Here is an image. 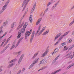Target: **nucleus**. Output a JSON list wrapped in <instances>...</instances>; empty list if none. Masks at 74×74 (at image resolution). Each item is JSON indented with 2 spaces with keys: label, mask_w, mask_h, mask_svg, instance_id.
<instances>
[{
  "label": "nucleus",
  "mask_w": 74,
  "mask_h": 74,
  "mask_svg": "<svg viewBox=\"0 0 74 74\" xmlns=\"http://www.w3.org/2000/svg\"><path fill=\"white\" fill-rule=\"evenodd\" d=\"M27 11H28V8H27L26 10V11L25 13V14H27Z\"/></svg>",
  "instance_id": "79ce46f5"
},
{
  "label": "nucleus",
  "mask_w": 74,
  "mask_h": 74,
  "mask_svg": "<svg viewBox=\"0 0 74 74\" xmlns=\"http://www.w3.org/2000/svg\"><path fill=\"white\" fill-rule=\"evenodd\" d=\"M29 31H27L25 34V40H27V37H28V34H29Z\"/></svg>",
  "instance_id": "f3484780"
},
{
  "label": "nucleus",
  "mask_w": 74,
  "mask_h": 74,
  "mask_svg": "<svg viewBox=\"0 0 74 74\" xmlns=\"http://www.w3.org/2000/svg\"><path fill=\"white\" fill-rule=\"evenodd\" d=\"M21 53V51H19V52H17V53H18V55H20V53Z\"/></svg>",
  "instance_id": "c03bdc74"
},
{
  "label": "nucleus",
  "mask_w": 74,
  "mask_h": 74,
  "mask_svg": "<svg viewBox=\"0 0 74 74\" xmlns=\"http://www.w3.org/2000/svg\"><path fill=\"white\" fill-rule=\"evenodd\" d=\"M59 42L57 41V42L54 44V45H57V44H58Z\"/></svg>",
  "instance_id": "de8ad7c7"
},
{
  "label": "nucleus",
  "mask_w": 74,
  "mask_h": 74,
  "mask_svg": "<svg viewBox=\"0 0 74 74\" xmlns=\"http://www.w3.org/2000/svg\"><path fill=\"white\" fill-rule=\"evenodd\" d=\"M6 41V39H4L3 41V42H5V41Z\"/></svg>",
  "instance_id": "69168bd1"
},
{
  "label": "nucleus",
  "mask_w": 74,
  "mask_h": 74,
  "mask_svg": "<svg viewBox=\"0 0 74 74\" xmlns=\"http://www.w3.org/2000/svg\"><path fill=\"white\" fill-rule=\"evenodd\" d=\"M33 67L31 65L29 66L28 68V69H30Z\"/></svg>",
  "instance_id": "09e8293b"
},
{
  "label": "nucleus",
  "mask_w": 74,
  "mask_h": 74,
  "mask_svg": "<svg viewBox=\"0 0 74 74\" xmlns=\"http://www.w3.org/2000/svg\"><path fill=\"white\" fill-rule=\"evenodd\" d=\"M48 34V33L45 32L42 35L43 36H44L45 35H46V34Z\"/></svg>",
  "instance_id": "a18cd8bd"
},
{
  "label": "nucleus",
  "mask_w": 74,
  "mask_h": 74,
  "mask_svg": "<svg viewBox=\"0 0 74 74\" xmlns=\"http://www.w3.org/2000/svg\"><path fill=\"white\" fill-rule=\"evenodd\" d=\"M10 38H9L7 40V42H8V41H10Z\"/></svg>",
  "instance_id": "5fc2aeb1"
},
{
  "label": "nucleus",
  "mask_w": 74,
  "mask_h": 74,
  "mask_svg": "<svg viewBox=\"0 0 74 74\" xmlns=\"http://www.w3.org/2000/svg\"><path fill=\"white\" fill-rule=\"evenodd\" d=\"M64 49H63V51H66V50H67L68 49V48L66 47V46H64Z\"/></svg>",
  "instance_id": "473e14b6"
},
{
  "label": "nucleus",
  "mask_w": 74,
  "mask_h": 74,
  "mask_svg": "<svg viewBox=\"0 0 74 74\" xmlns=\"http://www.w3.org/2000/svg\"><path fill=\"white\" fill-rule=\"evenodd\" d=\"M60 0H59L58 2H57V3H56L53 5V6L52 8L51 9L52 10H54L55 8H56V7L57 6V5H58L59 4V1H60Z\"/></svg>",
  "instance_id": "0eeeda50"
},
{
  "label": "nucleus",
  "mask_w": 74,
  "mask_h": 74,
  "mask_svg": "<svg viewBox=\"0 0 74 74\" xmlns=\"http://www.w3.org/2000/svg\"><path fill=\"white\" fill-rule=\"evenodd\" d=\"M32 29H31L30 30V31H29V32H30V33H32Z\"/></svg>",
  "instance_id": "0e129e2a"
},
{
  "label": "nucleus",
  "mask_w": 74,
  "mask_h": 74,
  "mask_svg": "<svg viewBox=\"0 0 74 74\" xmlns=\"http://www.w3.org/2000/svg\"><path fill=\"white\" fill-rule=\"evenodd\" d=\"M3 26H2L0 27V34H1V33H3V31L2 30V29H3Z\"/></svg>",
  "instance_id": "b1692460"
},
{
  "label": "nucleus",
  "mask_w": 74,
  "mask_h": 74,
  "mask_svg": "<svg viewBox=\"0 0 74 74\" xmlns=\"http://www.w3.org/2000/svg\"><path fill=\"white\" fill-rule=\"evenodd\" d=\"M25 70V68H24L23 69L22 71H21V73H23Z\"/></svg>",
  "instance_id": "ea45409f"
},
{
  "label": "nucleus",
  "mask_w": 74,
  "mask_h": 74,
  "mask_svg": "<svg viewBox=\"0 0 74 74\" xmlns=\"http://www.w3.org/2000/svg\"><path fill=\"white\" fill-rule=\"evenodd\" d=\"M72 34V35H74V31L73 32Z\"/></svg>",
  "instance_id": "774afa93"
},
{
  "label": "nucleus",
  "mask_w": 74,
  "mask_h": 74,
  "mask_svg": "<svg viewBox=\"0 0 74 74\" xmlns=\"http://www.w3.org/2000/svg\"><path fill=\"white\" fill-rule=\"evenodd\" d=\"M20 43H18V42H17V44H16V47H15V48H16L17 47H18V45H19V44H20Z\"/></svg>",
  "instance_id": "37998d69"
},
{
  "label": "nucleus",
  "mask_w": 74,
  "mask_h": 74,
  "mask_svg": "<svg viewBox=\"0 0 74 74\" xmlns=\"http://www.w3.org/2000/svg\"><path fill=\"white\" fill-rule=\"evenodd\" d=\"M31 32H29L28 35V36H30V34H31Z\"/></svg>",
  "instance_id": "e2e57ef3"
},
{
  "label": "nucleus",
  "mask_w": 74,
  "mask_h": 74,
  "mask_svg": "<svg viewBox=\"0 0 74 74\" xmlns=\"http://www.w3.org/2000/svg\"><path fill=\"white\" fill-rule=\"evenodd\" d=\"M24 55H25V54H23L20 57L18 60V64H20V63L21 62L22 60V59H23V57H24Z\"/></svg>",
  "instance_id": "423d86ee"
},
{
  "label": "nucleus",
  "mask_w": 74,
  "mask_h": 74,
  "mask_svg": "<svg viewBox=\"0 0 74 74\" xmlns=\"http://www.w3.org/2000/svg\"><path fill=\"white\" fill-rule=\"evenodd\" d=\"M36 64L35 63H34V62H33L32 63V64L31 65L32 67H33L34 66V65Z\"/></svg>",
  "instance_id": "a19ab883"
},
{
  "label": "nucleus",
  "mask_w": 74,
  "mask_h": 74,
  "mask_svg": "<svg viewBox=\"0 0 74 74\" xmlns=\"http://www.w3.org/2000/svg\"><path fill=\"white\" fill-rule=\"evenodd\" d=\"M3 44H1V45H0V48H1V46H3Z\"/></svg>",
  "instance_id": "338daca9"
},
{
  "label": "nucleus",
  "mask_w": 74,
  "mask_h": 74,
  "mask_svg": "<svg viewBox=\"0 0 74 74\" xmlns=\"http://www.w3.org/2000/svg\"><path fill=\"white\" fill-rule=\"evenodd\" d=\"M29 21L31 23L33 21V16L32 15H31L29 16Z\"/></svg>",
  "instance_id": "412c9836"
},
{
  "label": "nucleus",
  "mask_w": 74,
  "mask_h": 74,
  "mask_svg": "<svg viewBox=\"0 0 74 74\" xmlns=\"http://www.w3.org/2000/svg\"><path fill=\"white\" fill-rule=\"evenodd\" d=\"M42 20V18H40L39 19L38 21H37L36 25H38L39 23H40L41 20Z\"/></svg>",
  "instance_id": "a211bd4d"
},
{
  "label": "nucleus",
  "mask_w": 74,
  "mask_h": 74,
  "mask_svg": "<svg viewBox=\"0 0 74 74\" xmlns=\"http://www.w3.org/2000/svg\"><path fill=\"white\" fill-rule=\"evenodd\" d=\"M61 34H62V33H60L57 34L54 40V41H56V40H57V39L58 38V37H59V36H60V35H61Z\"/></svg>",
  "instance_id": "f8f14e48"
},
{
  "label": "nucleus",
  "mask_w": 74,
  "mask_h": 74,
  "mask_svg": "<svg viewBox=\"0 0 74 74\" xmlns=\"http://www.w3.org/2000/svg\"><path fill=\"white\" fill-rule=\"evenodd\" d=\"M12 62H14L13 60H11V61H10L9 62V63H12Z\"/></svg>",
  "instance_id": "603ef678"
},
{
  "label": "nucleus",
  "mask_w": 74,
  "mask_h": 74,
  "mask_svg": "<svg viewBox=\"0 0 74 74\" xmlns=\"http://www.w3.org/2000/svg\"><path fill=\"white\" fill-rule=\"evenodd\" d=\"M72 41V40L70 39L69 41L68 42H69V43H71V42Z\"/></svg>",
  "instance_id": "6e6d98bb"
},
{
  "label": "nucleus",
  "mask_w": 74,
  "mask_h": 74,
  "mask_svg": "<svg viewBox=\"0 0 74 74\" xmlns=\"http://www.w3.org/2000/svg\"><path fill=\"white\" fill-rule=\"evenodd\" d=\"M41 24H40L39 25V26L38 28V31H37V32H36V33L35 34V37H36V36H37V34H38V32H40V29H41Z\"/></svg>",
  "instance_id": "9b49d317"
},
{
  "label": "nucleus",
  "mask_w": 74,
  "mask_h": 74,
  "mask_svg": "<svg viewBox=\"0 0 74 74\" xmlns=\"http://www.w3.org/2000/svg\"><path fill=\"white\" fill-rule=\"evenodd\" d=\"M45 60L43 59L40 62L39 64H38L39 66H40V64H45Z\"/></svg>",
  "instance_id": "2eb2a0df"
},
{
  "label": "nucleus",
  "mask_w": 74,
  "mask_h": 74,
  "mask_svg": "<svg viewBox=\"0 0 74 74\" xmlns=\"http://www.w3.org/2000/svg\"><path fill=\"white\" fill-rule=\"evenodd\" d=\"M71 53H72V51L69 52L67 54H66V57L67 56H69V55H70L71 54Z\"/></svg>",
  "instance_id": "7c9ffc66"
},
{
  "label": "nucleus",
  "mask_w": 74,
  "mask_h": 74,
  "mask_svg": "<svg viewBox=\"0 0 74 74\" xmlns=\"http://www.w3.org/2000/svg\"><path fill=\"white\" fill-rule=\"evenodd\" d=\"M7 34V32H6L4 33V34L2 36H1L0 35V40H1V38H2L3 37L5 36V35H6Z\"/></svg>",
  "instance_id": "4be33fe9"
},
{
  "label": "nucleus",
  "mask_w": 74,
  "mask_h": 74,
  "mask_svg": "<svg viewBox=\"0 0 74 74\" xmlns=\"http://www.w3.org/2000/svg\"><path fill=\"white\" fill-rule=\"evenodd\" d=\"M53 3V2L51 1L50 2H49L47 5V7H49L51 4H52Z\"/></svg>",
  "instance_id": "393cba45"
},
{
  "label": "nucleus",
  "mask_w": 74,
  "mask_h": 74,
  "mask_svg": "<svg viewBox=\"0 0 74 74\" xmlns=\"http://www.w3.org/2000/svg\"><path fill=\"white\" fill-rule=\"evenodd\" d=\"M25 28H22L21 30V32H19L18 34V36L17 37V39H18V38H21V34L22 33H24L25 32Z\"/></svg>",
  "instance_id": "f257e3e1"
},
{
  "label": "nucleus",
  "mask_w": 74,
  "mask_h": 74,
  "mask_svg": "<svg viewBox=\"0 0 74 74\" xmlns=\"http://www.w3.org/2000/svg\"><path fill=\"white\" fill-rule=\"evenodd\" d=\"M34 34H35V31H33V32L32 33V35H31L30 40V43L31 44L32 41H33V39L34 37Z\"/></svg>",
  "instance_id": "20e7f679"
},
{
  "label": "nucleus",
  "mask_w": 74,
  "mask_h": 74,
  "mask_svg": "<svg viewBox=\"0 0 74 74\" xmlns=\"http://www.w3.org/2000/svg\"><path fill=\"white\" fill-rule=\"evenodd\" d=\"M70 32V31H69L68 32H66L60 38L58 39V41L59 42H60V40H62V38H63L65 36H66V35H67Z\"/></svg>",
  "instance_id": "7ed1b4c3"
},
{
  "label": "nucleus",
  "mask_w": 74,
  "mask_h": 74,
  "mask_svg": "<svg viewBox=\"0 0 74 74\" xmlns=\"http://www.w3.org/2000/svg\"><path fill=\"white\" fill-rule=\"evenodd\" d=\"M15 62L9 64V65L8 66V69H9V68L11 67H12V66H13L14 65H15Z\"/></svg>",
  "instance_id": "dca6fc26"
},
{
  "label": "nucleus",
  "mask_w": 74,
  "mask_h": 74,
  "mask_svg": "<svg viewBox=\"0 0 74 74\" xmlns=\"http://www.w3.org/2000/svg\"><path fill=\"white\" fill-rule=\"evenodd\" d=\"M56 61V60L55 59V60H53V63H55V62Z\"/></svg>",
  "instance_id": "13d9d810"
},
{
  "label": "nucleus",
  "mask_w": 74,
  "mask_h": 74,
  "mask_svg": "<svg viewBox=\"0 0 74 74\" xmlns=\"http://www.w3.org/2000/svg\"><path fill=\"white\" fill-rule=\"evenodd\" d=\"M24 5H25L24 7V8L23 10V11L25 10V8H26V5H27V4H24Z\"/></svg>",
  "instance_id": "58836bf2"
},
{
  "label": "nucleus",
  "mask_w": 74,
  "mask_h": 74,
  "mask_svg": "<svg viewBox=\"0 0 74 74\" xmlns=\"http://www.w3.org/2000/svg\"><path fill=\"white\" fill-rule=\"evenodd\" d=\"M10 44H8L6 47H5L2 50V51H1V53H4V52H5V51L9 47V46H10Z\"/></svg>",
  "instance_id": "6e6552de"
},
{
  "label": "nucleus",
  "mask_w": 74,
  "mask_h": 74,
  "mask_svg": "<svg viewBox=\"0 0 74 74\" xmlns=\"http://www.w3.org/2000/svg\"><path fill=\"white\" fill-rule=\"evenodd\" d=\"M24 25V22H23L22 23V24L20 25L18 27L17 29V30H19V29H20V28H21V27H22V26Z\"/></svg>",
  "instance_id": "6ab92c4d"
},
{
  "label": "nucleus",
  "mask_w": 74,
  "mask_h": 74,
  "mask_svg": "<svg viewBox=\"0 0 74 74\" xmlns=\"http://www.w3.org/2000/svg\"><path fill=\"white\" fill-rule=\"evenodd\" d=\"M26 14H25V13H24V14L23 15V16L21 17V18H22V19H23V17H25V16L26 15Z\"/></svg>",
  "instance_id": "864d4df0"
},
{
  "label": "nucleus",
  "mask_w": 74,
  "mask_h": 74,
  "mask_svg": "<svg viewBox=\"0 0 74 74\" xmlns=\"http://www.w3.org/2000/svg\"><path fill=\"white\" fill-rule=\"evenodd\" d=\"M4 11H3V10H1V11L0 12V15L1 14H2V13H3V12Z\"/></svg>",
  "instance_id": "3c124183"
},
{
  "label": "nucleus",
  "mask_w": 74,
  "mask_h": 74,
  "mask_svg": "<svg viewBox=\"0 0 74 74\" xmlns=\"http://www.w3.org/2000/svg\"><path fill=\"white\" fill-rule=\"evenodd\" d=\"M46 33H49V30H47L46 31Z\"/></svg>",
  "instance_id": "052dcab7"
},
{
  "label": "nucleus",
  "mask_w": 74,
  "mask_h": 74,
  "mask_svg": "<svg viewBox=\"0 0 74 74\" xmlns=\"http://www.w3.org/2000/svg\"><path fill=\"white\" fill-rule=\"evenodd\" d=\"M16 22H14V23H13L11 25V28H13V27H14V23H15Z\"/></svg>",
  "instance_id": "2f4dec72"
},
{
  "label": "nucleus",
  "mask_w": 74,
  "mask_h": 74,
  "mask_svg": "<svg viewBox=\"0 0 74 74\" xmlns=\"http://www.w3.org/2000/svg\"><path fill=\"white\" fill-rule=\"evenodd\" d=\"M45 27H43L42 29L39 32V33L37 35V36H38H38H39L40 35V34H41L42 33V32H43L45 30Z\"/></svg>",
  "instance_id": "1a4fd4ad"
},
{
  "label": "nucleus",
  "mask_w": 74,
  "mask_h": 74,
  "mask_svg": "<svg viewBox=\"0 0 74 74\" xmlns=\"http://www.w3.org/2000/svg\"><path fill=\"white\" fill-rule=\"evenodd\" d=\"M60 56V54L55 59V60H56L58 59V58L59 57V56Z\"/></svg>",
  "instance_id": "4c0bfd02"
},
{
  "label": "nucleus",
  "mask_w": 74,
  "mask_h": 74,
  "mask_svg": "<svg viewBox=\"0 0 74 74\" xmlns=\"http://www.w3.org/2000/svg\"><path fill=\"white\" fill-rule=\"evenodd\" d=\"M74 7L73 6L71 8V10H72L73 9H74Z\"/></svg>",
  "instance_id": "bf43d9fd"
},
{
  "label": "nucleus",
  "mask_w": 74,
  "mask_h": 74,
  "mask_svg": "<svg viewBox=\"0 0 74 74\" xmlns=\"http://www.w3.org/2000/svg\"><path fill=\"white\" fill-rule=\"evenodd\" d=\"M23 37H22L19 40L18 42V43H20V42H21V41H22V40H23Z\"/></svg>",
  "instance_id": "cd10ccee"
},
{
  "label": "nucleus",
  "mask_w": 74,
  "mask_h": 74,
  "mask_svg": "<svg viewBox=\"0 0 74 74\" xmlns=\"http://www.w3.org/2000/svg\"><path fill=\"white\" fill-rule=\"evenodd\" d=\"M29 1H30V0H24L22 5V7H23L24 4H27L29 2Z\"/></svg>",
  "instance_id": "9d476101"
},
{
  "label": "nucleus",
  "mask_w": 74,
  "mask_h": 74,
  "mask_svg": "<svg viewBox=\"0 0 74 74\" xmlns=\"http://www.w3.org/2000/svg\"><path fill=\"white\" fill-rule=\"evenodd\" d=\"M71 56H72V55L69 56H68L66 57V58L67 59L69 58H71V59H72V58H73V56H72V57H71Z\"/></svg>",
  "instance_id": "c756f323"
},
{
  "label": "nucleus",
  "mask_w": 74,
  "mask_h": 74,
  "mask_svg": "<svg viewBox=\"0 0 74 74\" xmlns=\"http://www.w3.org/2000/svg\"><path fill=\"white\" fill-rule=\"evenodd\" d=\"M8 42L6 41L5 43V44H4V45H3V47H5V45H7V44Z\"/></svg>",
  "instance_id": "49530a36"
},
{
  "label": "nucleus",
  "mask_w": 74,
  "mask_h": 74,
  "mask_svg": "<svg viewBox=\"0 0 74 74\" xmlns=\"http://www.w3.org/2000/svg\"><path fill=\"white\" fill-rule=\"evenodd\" d=\"M15 47V43L14 42L13 43L12 46L10 49V50L11 51L12 49H14V47Z\"/></svg>",
  "instance_id": "4468645a"
},
{
  "label": "nucleus",
  "mask_w": 74,
  "mask_h": 74,
  "mask_svg": "<svg viewBox=\"0 0 74 74\" xmlns=\"http://www.w3.org/2000/svg\"><path fill=\"white\" fill-rule=\"evenodd\" d=\"M28 25V23L27 22L25 23V25L23 26V28H25L26 27V26H27V25Z\"/></svg>",
  "instance_id": "a878e982"
},
{
  "label": "nucleus",
  "mask_w": 74,
  "mask_h": 74,
  "mask_svg": "<svg viewBox=\"0 0 74 74\" xmlns=\"http://www.w3.org/2000/svg\"><path fill=\"white\" fill-rule=\"evenodd\" d=\"M22 71V70H20L18 72V73H19V74H20V73L21 72V71Z\"/></svg>",
  "instance_id": "4d7b16f0"
},
{
  "label": "nucleus",
  "mask_w": 74,
  "mask_h": 74,
  "mask_svg": "<svg viewBox=\"0 0 74 74\" xmlns=\"http://www.w3.org/2000/svg\"><path fill=\"white\" fill-rule=\"evenodd\" d=\"M7 22L6 21L3 24V26H7Z\"/></svg>",
  "instance_id": "c85d7f7f"
},
{
  "label": "nucleus",
  "mask_w": 74,
  "mask_h": 74,
  "mask_svg": "<svg viewBox=\"0 0 74 74\" xmlns=\"http://www.w3.org/2000/svg\"><path fill=\"white\" fill-rule=\"evenodd\" d=\"M36 4H37V3L36 2H35V3L34 5L33 8L31 11L30 12L31 13H32L34 11V9L36 8Z\"/></svg>",
  "instance_id": "ddd939ff"
},
{
  "label": "nucleus",
  "mask_w": 74,
  "mask_h": 74,
  "mask_svg": "<svg viewBox=\"0 0 74 74\" xmlns=\"http://www.w3.org/2000/svg\"><path fill=\"white\" fill-rule=\"evenodd\" d=\"M61 44L62 45V46H64V45H65L64 43H62Z\"/></svg>",
  "instance_id": "680f3d73"
},
{
  "label": "nucleus",
  "mask_w": 74,
  "mask_h": 74,
  "mask_svg": "<svg viewBox=\"0 0 74 74\" xmlns=\"http://www.w3.org/2000/svg\"><path fill=\"white\" fill-rule=\"evenodd\" d=\"M57 50H58V49H56L52 53V54L53 55L56 52H58Z\"/></svg>",
  "instance_id": "5701e85b"
},
{
  "label": "nucleus",
  "mask_w": 74,
  "mask_h": 74,
  "mask_svg": "<svg viewBox=\"0 0 74 74\" xmlns=\"http://www.w3.org/2000/svg\"><path fill=\"white\" fill-rule=\"evenodd\" d=\"M74 23V22L73 21H72V22H71L69 24V26H71L72 25H73V23Z\"/></svg>",
  "instance_id": "c9c22d12"
},
{
  "label": "nucleus",
  "mask_w": 74,
  "mask_h": 74,
  "mask_svg": "<svg viewBox=\"0 0 74 74\" xmlns=\"http://www.w3.org/2000/svg\"><path fill=\"white\" fill-rule=\"evenodd\" d=\"M49 51V49H47L42 54V57L43 58L44 57H45L47 55V53H48V52Z\"/></svg>",
  "instance_id": "39448f33"
},
{
  "label": "nucleus",
  "mask_w": 74,
  "mask_h": 74,
  "mask_svg": "<svg viewBox=\"0 0 74 74\" xmlns=\"http://www.w3.org/2000/svg\"><path fill=\"white\" fill-rule=\"evenodd\" d=\"M45 67H42V68H41L40 69H39L38 71H38H40V70H43V69H45Z\"/></svg>",
  "instance_id": "f704fd0d"
},
{
  "label": "nucleus",
  "mask_w": 74,
  "mask_h": 74,
  "mask_svg": "<svg viewBox=\"0 0 74 74\" xmlns=\"http://www.w3.org/2000/svg\"><path fill=\"white\" fill-rule=\"evenodd\" d=\"M10 0H8V1L5 4L4 6H3L2 10L4 11L7 8V6L8 5L9 3H10Z\"/></svg>",
  "instance_id": "f03ea898"
},
{
  "label": "nucleus",
  "mask_w": 74,
  "mask_h": 74,
  "mask_svg": "<svg viewBox=\"0 0 74 74\" xmlns=\"http://www.w3.org/2000/svg\"><path fill=\"white\" fill-rule=\"evenodd\" d=\"M73 66H74V62L73 63V64H71L69 66H68L67 68H66V70H69L70 68L72 67Z\"/></svg>",
  "instance_id": "aec40b11"
},
{
  "label": "nucleus",
  "mask_w": 74,
  "mask_h": 74,
  "mask_svg": "<svg viewBox=\"0 0 74 74\" xmlns=\"http://www.w3.org/2000/svg\"><path fill=\"white\" fill-rule=\"evenodd\" d=\"M37 55H38V53H35L33 57L32 58V59H34L36 56H37Z\"/></svg>",
  "instance_id": "bb28decb"
},
{
  "label": "nucleus",
  "mask_w": 74,
  "mask_h": 74,
  "mask_svg": "<svg viewBox=\"0 0 74 74\" xmlns=\"http://www.w3.org/2000/svg\"><path fill=\"white\" fill-rule=\"evenodd\" d=\"M16 60H17L15 58V59L13 60V62H16Z\"/></svg>",
  "instance_id": "8fccbe9b"
},
{
  "label": "nucleus",
  "mask_w": 74,
  "mask_h": 74,
  "mask_svg": "<svg viewBox=\"0 0 74 74\" xmlns=\"http://www.w3.org/2000/svg\"><path fill=\"white\" fill-rule=\"evenodd\" d=\"M39 59V58H38L36 60V61H35L34 62V63L35 64H36V63H37V62H38Z\"/></svg>",
  "instance_id": "72a5a7b5"
},
{
  "label": "nucleus",
  "mask_w": 74,
  "mask_h": 74,
  "mask_svg": "<svg viewBox=\"0 0 74 74\" xmlns=\"http://www.w3.org/2000/svg\"><path fill=\"white\" fill-rule=\"evenodd\" d=\"M48 9H49V8H47L45 10L44 12V14H45V12H47L48 10Z\"/></svg>",
  "instance_id": "e433bc0d"
}]
</instances>
